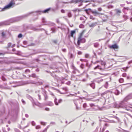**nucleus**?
Here are the masks:
<instances>
[{"label": "nucleus", "instance_id": "f257e3e1", "mask_svg": "<svg viewBox=\"0 0 132 132\" xmlns=\"http://www.w3.org/2000/svg\"><path fill=\"white\" fill-rule=\"evenodd\" d=\"M14 3L12 2H11L9 4L6 5L4 7V9H9L12 7V6L13 5Z\"/></svg>", "mask_w": 132, "mask_h": 132}, {"label": "nucleus", "instance_id": "f03ea898", "mask_svg": "<svg viewBox=\"0 0 132 132\" xmlns=\"http://www.w3.org/2000/svg\"><path fill=\"white\" fill-rule=\"evenodd\" d=\"M85 31L84 30L80 34V35L79 37V38H78V45H79V44H80V41L82 39V37H81L84 34Z\"/></svg>", "mask_w": 132, "mask_h": 132}, {"label": "nucleus", "instance_id": "7ed1b4c3", "mask_svg": "<svg viewBox=\"0 0 132 132\" xmlns=\"http://www.w3.org/2000/svg\"><path fill=\"white\" fill-rule=\"evenodd\" d=\"M110 48H113L115 49V48H118V46L116 44H114L110 46Z\"/></svg>", "mask_w": 132, "mask_h": 132}, {"label": "nucleus", "instance_id": "20e7f679", "mask_svg": "<svg viewBox=\"0 0 132 132\" xmlns=\"http://www.w3.org/2000/svg\"><path fill=\"white\" fill-rule=\"evenodd\" d=\"M93 13L95 16H96V15L98 14V13L96 11H93Z\"/></svg>", "mask_w": 132, "mask_h": 132}, {"label": "nucleus", "instance_id": "39448f33", "mask_svg": "<svg viewBox=\"0 0 132 132\" xmlns=\"http://www.w3.org/2000/svg\"><path fill=\"white\" fill-rule=\"evenodd\" d=\"M75 32V30H73L71 31V36L72 37L73 36V35L74 34Z\"/></svg>", "mask_w": 132, "mask_h": 132}, {"label": "nucleus", "instance_id": "423d86ee", "mask_svg": "<svg viewBox=\"0 0 132 132\" xmlns=\"http://www.w3.org/2000/svg\"><path fill=\"white\" fill-rule=\"evenodd\" d=\"M50 10V9H47L44 11H43V13H46V12H48V11Z\"/></svg>", "mask_w": 132, "mask_h": 132}, {"label": "nucleus", "instance_id": "0eeeda50", "mask_svg": "<svg viewBox=\"0 0 132 132\" xmlns=\"http://www.w3.org/2000/svg\"><path fill=\"white\" fill-rule=\"evenodd\" d=\"M123 79H120L119 80V81L121 83L123 82Z\"/></svg>", "mask_w": 132, "mask_h": 132}, {"label": "nucleus", "instance_id": "6e6552de", "mask_svg": "<svg viewBox=\"0 0 132 132\" xmlns=\"http://www.w3.org/2000/svg\"><path fill=\"white\" fill-rule=\"evenodd\" d=\"M97 68H98L99 69H101V67L100 66H99V65H97V67H95L94 68V69H96Z\"/></svg>", "mask_w": 132, "mask_h": 132}, {"label": "nucleus", "instance_id": "1a4fd4ad", "mask_svg": "<svg viewBox=\"0 0 132 132\" xmlns=\"http://www.w3.org/2000/svg\"><path fill=\"white\" fill-rule=\"evenodd\" d=\"M22 37V35L21 34H19L18 36V37L19 38H21Z\"/></svg>", "mask_w": 132, "mask_h": 132}, {"label": "nucleus", "instance_id": "9d476101", "mask_svg": "<svg viewBox=\"0 0 132 132\" xmlns=\"http://www.w3.org/2000/svg\"><path fill=\"white\" fill-rule=\"evenodd\" d=\"M105 63L104 62H102L101 63V64L102 65H105Z\"/></svg>", "mask_w": 132, "mask_h": 132}, {"label": "nucleus", "instance_id": "9b49d317", "mask_svg": "<svg viewBox=\"0 0 132 132\" xmlns=\"http://www.w3.org/2000/svg\"><path fill=\"white\" fill-rule=\"evenodd\" d=\"M56 99H55V104L56 105H58V103H56Z\"/></svg>", "mask_w": 132, "mask_h": 132}, {"label": "nucleus", "instance_id": "f8f14e48", "mask_svg": "<svg viewBox=\"0 0 132 132\" xmlns=\"http://www.w3.org/2000/svg\"><path fill=\"white\" fill-rule=\"evenodd\" d=\"M81 52H78V54L79 55H80L81 54Z\"/></svg>", "mask_w": 132, "mask_h": 132}, {"label": "nucleus", "instance_id": "ddd939ff", "mask_svg": "<svg viewBox=\"0 0 132 132\" xmlns=\"http://www.w3.org/2000/svg\"><path fill=\"white\" fill-rule=\"evenodd\" d=\"M120 11L119 10H117V13H120Z\"/></svg>", "mask_w": 132, "mask_h": 132}, {"label": "nucleus", "instance_id": "4468645a", "mask_svg": "<svg viewBox=\"0 0 132 132\" xmlns=\"http://www.w3.org/2000/svg\"><path fill=\"white\" fill-rule=\"evenodd\" d=\"M40 128V127L39 126H37L36 127V128L37 129H38Z\"/></svg>", "mask_w": 132, "mask_h": 132}, {"label": "nucleus", "instance_id": "2eb2a0df", "mask_svg": "<svg viewBox=\"0 0 132 132\" xmlns=\"http://www.w3.org/2000/svg\"><path fill=\"white\" fill-rule=\"evenodd\" d=\"M46 110L48 111L49 110V109L48 108H46Z\"/></svg>", "mask_w": 132, "mask_h": 132}, {"label": "nucleus", "instance_id": "dca6fc26", "mask_svg": "<svg viewBox=\"0 0 132 132\" xmlns=\"http://www.w3.org/2000/svg\"><path fill=\"white\" fill-rule=\"evenodd\" d=\"M98 10L100 11H101V8H98Z\"/></svg>", "mask_w": 132, "mask_h": 132}, {"label": "nucleus", "instance_id": "f3484780", "mask_svg": "<svg viewBox=\"0 0 132 132\" xmlns=\"http://www.w3.org/2000/svg\"><path fill=\"white\" fill-rule=\"evenodd\" d=\"M90 19H93V17H92V16H90Z\"/></svg>", "mask_w": 132, "mask_h": 132}, {"label": "nucleus", "instance_id": "a211bd4d", "mask_svg": "<svg viewBox=\"0 0 132 132\" xmlns=\"http://www.w3.org/2000/svg\"><path fill=\"white\" fill-rule=\"evenodd\" d=\"M26 117H28V115H27V114H26Z\"/></svg>", "mask_w": 132, "mask_h": 132}, {"label": "nucleus", "instance_id": "6ab92c4d", "mask_svg": "<svg viewBox=\"0 0 132 132\" xmlns=\"http://www.w3.org/2000/svg\"><path fill=\"white\" fill-rule=\"evenodd\" d=\"M61 11L63 13H64V11L63 10H62Z\"/></svg>", "mask_w": 132, "mask_h": 132}, {"label": "nucleus", "instance_id": "aec40b11", "mask_svg": "<svg viewBox=\"0 0 132 132\" xmlns=\"http://www.w3.org/2000/svg\"><path fill=\"white\" fill-rule=\"evenodd\" d=\"M85 56L86 57H88V55H85Z\"/></svg>", "mask_w": 132, "mask_h": 132}, {"label": "nucleus", "instance_id": "412c9836", "mask_svg": "<svg viewBox=\"0 0 132 132\" xmlns=\"http://www.w3.org/2000/svg\"><path fill=\"white\" fill-rule=\"evenodd\" d=\"M61 101H62V100H59V102H61Z\"/></svg>", "mask_w": 132, "mask_h": 132}, {"label": "nucleus", "instance_id": "4be33fe9", "mask_svg": "<svg viewBox=\"0 0 132 132\" xmlns=\"http://www.w3.org/2000/svg\"><path fill=\"white\" fill-rule=\"evenodd\" d=\"M82 39V40H83V41H84L83 42H85V39Z\"/></svg>", "mask_w": 132, "mask_h": 132}, {"label": "nucleus", "instance_id": "5701e85b", "mask_svg": "<svg viewBox=\"0 0 132 132\" xmlns=\"http://www.w3.org/2000/svg\"><path fill=\"white\" fill-rule=\"evenodd\" d=\"M86 105V104H84V105L83 106L84 107H85V106Z\"/></svg>", "mask_w": 132, "mask_h": 132}, {"label": "nucleus", "instance_id": "b1692460", "mask_svg": "<svg viewBox=\"0 0 132 132\" xmlns=\"http://www.w3.org/2000/svg\"><path fill=\"white\" fill-rule=\"evenodd\" d=\"M22 102H23V103H24V102L22 100Z\"/></svg>", "mask_w": 132, "mask_h": 132}, {"label": "nucleus", "instance_id": "393cba45", "mask_svg": "<svg viewBox=\"0 0 132 132\" xmlns=\"http://www.w3.org/2000/svg\"><path fill=\"white\" fill-rule=\"evenodd\" d=\"M105 132H109V131H107Z\"/></svg>", "mask_w": 132, "mask_h": 132}, {"label": "nucleus", "instance_id": "a878e982", "mask_svg": "<svg viewBox=\"0 0 132 132\" xmlns=\"http://www.w3.org/2000/svg\"><path fill=\"white\" fill-rule=\"evenodd\" d=\"M131 21H132V19H131Z\"/></svg>", "mask_w": 132, "mask_h": 132}, {"label": "nucleus", "instance_id": "bb28decb", "mask_svg": "<svg viewBox=\"0 0 132 132\" xmlns=\"http://www.w3.org/2000/svg\"><path fill=\"white\" fill-rule=\"evenodd\" d=\"M130 96V97H131V95H130V96H129V97Z\"/></svg>", "mask_w": 132, "mask_h": 132}, {"label": "nucleus", "instance_id": "cd10ccee", "mask_svg": "<svg viewBox=\"0 0 132 132\" xmlns=\"http://www.w3.org/2000/svg\"><path fill=\"white\" fill-rule=\"evenodd\" d=\"M78 11H80V10H78Z\"/></svg>", "mask_w": 132, "mask_h": 132}]
</instances>
